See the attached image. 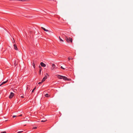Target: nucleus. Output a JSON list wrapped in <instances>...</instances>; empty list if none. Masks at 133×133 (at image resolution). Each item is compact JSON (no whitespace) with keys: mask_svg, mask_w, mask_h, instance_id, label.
Instances as JSON below:
<instances>
[{"mask_svg":"<svg viewBox=\"0 0 133 133\" xmlns=\"http://www.w3.org/2000/svg\"><path fill=\"white\" fill-rule=\"evenodd\" d=\"M65 39L69 43L70 42L71 43H72V39L71 38L66 36L65 37Z\"/></svg>","mask_w":133,"mask_h":133,"instance_id":"nucleus-1","label":"nucleus"},{"mask_svg":"<svg viewBox=\"0 0 133 133\" xmlns=\"http://www.w3.org/2000/svg\"><path fill=\"white\" fill-rule=\"evenodd\" d=\"M14 94L13 92H11L9 96V98H12L13 96H14Z\"/></svg>","mask_w":133,"mask_h":133,"instance_id":"nucleus-2","label":"nucleus"},{"mask_svg":"<svg viewBox=\"0 0 133 133\" xmlns=\"http://www.w3.org/2000/svg\"><path fill=\"white\" fill-rule=\"evenodd\" d=\"M56 76L57 77V78L59 79H63V76L57 75H56Z\"/></svg>","mask_w":133,"mask_h":133,"instance_id":"nucleus-3","label":"nucleus"},{"mask_svg":"<svg viewBox=\"0 0 133 133\" xmlns=\"http://www.w3.org/2000/svg\"><path fill=\"white\" fill-rule=\"evenodd\" d=\"M47 76L46 75H45V76L43 77L42 80V82H43L45 80V79L47 78Z\"/></svg>","mask_w":133,"mask_h":133,"instance_id":"nucleus-4","label":"nucleus"},{"mask_svg":"<svg viewBox=\"0 0 133 133\" xmlns=\"http://www.w3.org/2000/svg\"><path fill=\"white\" fill-rule=\"evenodd\" d=\"M40 64L41 65L42 67H45L46 66V64L42 62Z\"/></svg>","mask_w":133,"mask_h":133,"instance_id":"nucleus-5","label":"nucleus"},{"mask_svg":"<svg viewBox=\"0 0 133 133\" xmlns=\"http://www.w3.org/2000/svg\"><path fill=\"white\" fill-rule=\"evenodd\" d=\"M55 67V65L54 64H52V69L53 70Z\"/></svg>","mask_w":133,"mask_h":133,"instance_id":"nucleus-6","label":"nucleus"},{"mask_svg":"<svg viewBox=\"0 0 133 133\" xmlns=\"http://www.w3.org/2000/svg\"><path fill=\"white\" fill-rule=\"evenodd\" d=\"M8 81V80H7L6 81L3 82L1 84V85H0V86H1V85L4 84H5Z\"/></svg>","mask_w":133,"mask_h":133,"instance_id":"nucleus-7","label":"nucleus"},{"mask_svg":"<svg viewBox=\"0 0 133 133\" xmlns=\"http://www.w3.org/2000/svg\"><path fill=\"white\" fill-rule=\"evenodd\" d=\"M14 48L15 50H17V47L16 45L15 44H14Z\"/></svg>","mask_w":133,"mask_h":133,"instance_id":"nucleus-8","label":"nucleus"},{"mask_svg":"<svg viewBox=\"0 0 133 133\" xmlns=\"http://www.w3.org/2000/svg\"><path fill=\"white\" fill-rule=\"evenodd\" d=\"M41 28L42 29H43L45 31H46V32L49 31V30H48L46 29H45L43 27H41Z\"/></svg>","mask_w":133,"mask_h":133,"instance_id":"nucleus-9","label":"nucleus"},{"mask_svg":"<svg viewBox=\"0 0 133 133\" xmlns=\"http://www.w3.org/2000/svg\"><path fill=\"white\" fill-rule=\"evenodd\" d=\"M63 79L64 80H66L68 79L67 77L63 76Z\"/></svg>","mask_w":133,"mask_h":133,"instance_id":"nucleus-10","label":"nucleus"},{"mask_svg":"<svg viewBox=\"0 0 133 133\" xmlns=\"http://www.w3.org/2000/svg\"><path fill=\"white\" fill-rule=\"evenodd\" d=\"M29 86L28 85H27L26 87V89L27 90L29 91Z\"/></svg>","mask_w":133,"mask_h":133,"instance_id":"nucleus-11","label":"nucleus"},{"mask_svg":"<svg viewBox=\"0 0 133 133\" xmlns=\"http://www.w3.org/2000/svg\"><path fill=\"white\" fill-rule=\"evenodd\" d=\"M73 58L71 57H69L68 58V59L69 61L70 59L72 60Z\"/></svg>","mask_w":133,"mask_h":133,"instance_id":"nucleus-12","label":"nucleus"},{"mask_svg":"<svg viewBox=\"0 0 133 133\" xmlns=\"http://www.w3.org/2000/svg\"><path fill=\"white\" fill-rule=\"evenodd\" d=\"M40 68V69H39V73L40 74H41V71H42V68H41V67L40 66H39Z\"/></svg>","mask_w":133,"mask_h":133,"instance_id":"nucleus-13","label":"nucleus"},{"mask_svg":"<svg viewBox=\"0 0 133 133\" xmlns=\"http://www.w3.org/2000/svg\"><path fill=\"white\" fill-rule=\"evenodd\" d=\"M32 65L34 67V68H35V63H34V62H33V63H32Z\"/></svg>","mask_w":133,"mask_h":133,"instance_id":"nucleus-14","label":"nucleus"},{"mask_svg":"<svg viewBox=\"0 0 133 133\" xmlns=\"http://www.w3.org/2000/svg\"><path fill=\"white\" fill-rule=\"evenodd\" d=\"M48 95V94H46L45 95V96L46 97H48L49 96Z\"/></svg>","mask_w":133,"mask_h":133,"instance_id":"nucleus-15","label":"nucleus"},{"mask_svg":"<svg viewBox=\"0 0 133 133\" xmlns=\"http://www.w3.org/2000/svg\"><path fill=\"white\" fill-rule=\"evenodd\" d=\"M46 121V119H43V120H42L41 121V122H45V121Z\"/></svg>","mask_w":133,"mask_h":133,"instance_id":"nucleus-16","label":"nucleus"},{"mask_svg":"<svg viewBox=\"0 0 133 133\" xmlns=\"http://www.w3.org/2000/svg\"><path fill=\"white\" fill-rule=\"evenodd\" d=\"M18 1L22 2H24L26 1V0H18Z\"/></svg>","mask_w":133,"mask_h":133,"instance_id":"nucleus-17","label":"nucleus"},{"mask_svg":"<svg viewBox=\"0 0 133 133\" xmlns=\"http://www.w3.org/2000/svg\"><path fill=\"white\" fill-rule=\"evenodd\" d=\"M35 89H36V88H34L33 89V90H32V92H34V90H35Z\"/></svg>","mask_w":133,"mask_h":133,"instance_id":"nucleus-18","label":"nucleus"},{"mask_svg":"<svg viewBox=\"0 0 133 133\" xmlns=\"http://www.w3.org/2000/svg\"><path fill=\"white\" fill-rule=\"evenodd\" d=\"M59 40L60 41H61L62 42H63V40L62 39H61V38Z\"/></svg>","mask_w":133,"mask_h":133,"instance_id":"nucleus-19","label":"nucleus"},{"mask_svg":"<svg viewBox=\"0 0 133 133\" xmlns=\"http://www.w3.org/2000/svg\"><path fill=\"white\" fill-rule=\"evenodd\" d=\"M61 68L63 70L65 69V68H63L62 66H61Z\"/></svg>","mask_w":133,"mask_h":133,"instance_id":"nucleus-20","label":"nucleus"},{"mask_svg":"<svg viewBox=\"0 0 133 133\" xmlns=\"http://www.w3.org/2000/svg\"><path fill=\"white\" fill-rule=\"evenodd\" d=\"M43 82H42V81L41 82H39L38 83V84H41Z\"/></svg>","mask_w":133,"mask_h":133,"instance_id":"nucleus-21","label":"nucleus"},{"mask_svg":"<svg viewBox=\"0 0 133 133\" xmlns=\"http://www.w3.org/2000/svg\"><path fill=\"white\" fill-rule=\"evenodd\" d=\"M23 131H19L17 133H20L21 132H22Z\"/></svg>","mask_w":133,"mask_h":133,"instance_id":"nucleus-22","label":"nucleus"},{"mask_svg":"<svg viewBox=\"0 0 133 133\" xmlns=\"http://www.w3.org/2000/svg\"><path fill=\"white\" fill-rule=\"evenodd\" d=\"M1 133H6V131L2 132Z\"/></svg>","mask_w":133,"mask_h":133,"instance_id":"nucleus-23","label":"nucleus"},{"mask_svg":"<svg viewBox=\"0 0 133 133\" xmlns=\"http://www.w3.org/2000/svg\"><path fill=\"white\" fill-rule=\"evenodd\" d=\"M37 128V127H34L33 128L34 129H36Z\"/></svg>","mask_w":133,"mask_h":133,"instance_id":"nucleus-24","label":"nucleus"},{"mask_svg":"<svg viewBox=\"0 0 133 133\" xmlns=\"http://www.w3.org/2000/svg\"><path fill=\"white\" fill-rule=\"evenodd\" d=\"M71 80V79H68H68L66 80L67 81H70Z\"/></svg>","mask_w":133,"mask_h":133,"instance_id":"nucleus-25","label":"nucleus"},{"mask_svg":"<svg viewBox=\"0 0 133 133\" xmlns=\"http://www.w3.org/2000/svg\"><path fill=\"white\" fill-rule=\"evenodd\" d=\"M22 116V114H21V115H19L18 116L20 117V116Z\"/></svg>","mask_w":133,"mask_h":133,"instance_id":"nucleus-26","label":"nucleus"},{"mask_svg":"<svg viewBox=\"0 0 133 133\" xmlns=\"http://www.w3.org/2000/svg\"><path fill=\"white\" fill-rule=\"evenodd\" d=\"M13 40H14V42H13V43H15V40L14 39V38H13Z\"/></svg>","mask_w":133,"mask_h":133,"instance_id":"nucleus-27","label":"nucleus"},{"mask_svg":"<svg viewBox=\"0 0 133 133\" xmlns=\"http://www.w3.org/2000/svg\"><path fill=\"white\" fill-rule=\"evenodd\" d=\"M21 97L23 98L24 97L23 96H21Z\"/></svg>","mask_w":133,"mask_h":133,"instance_id":"nucleus-28","label":"nucleus"},{"mask_svg":"<svg viewBox=\"0 0 133 133\" xmlns=\"http://www.w3.org/2000/svg\"><path fill=\"white\" fill-rule=\"evenodd\" d=\"M46 75H48V76H49V75H48V74L47 73V74H46Z\"/></svg>","mask_w":133,"mask_h":133,"instance_id":"nucleus-29","label":"nucleus"},{"mask_svg":"<svg viewBox=\"0 0 133 133\" xmlns=\"http://www.w3.org/2000/svg\"><path fill=\"white\" fill-rule=\"evenodd\" d=\"M60 38H60V36H59V39H60Z\"/></svg>","mask_w":133,"mask_h":133,"instance_id":"nucleus-30","label":"nucleus"},{"mask_svg":"<svg viewBox=\"0 0 133 133\" xmlns=\"http://www.w3.org/2000/svg\"><path fill=\"white\" fill-rule=\"evenodd\" d=\"M12 116L15 117V116H16V115H13Z\"/></svg>","mask_w":133,"mask_h":133,"instance_id":"nucleus-31","label":"nucleus"},{"mask_svg":"<svg viewBox=\"0 0 133 133\" xmlns=\"http://www.w3.org/2000/svg\"><path fill=\"white\" fill-rule=\"evenodd\" d=\"M7 120H8V119L6 120H5V121H7Z\"/></svg>","mask_w":133,"mask_h":133,"instance_id":"nucleus-32","label":"nucleus"}]
</instances>
